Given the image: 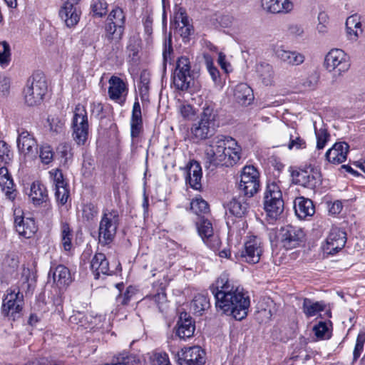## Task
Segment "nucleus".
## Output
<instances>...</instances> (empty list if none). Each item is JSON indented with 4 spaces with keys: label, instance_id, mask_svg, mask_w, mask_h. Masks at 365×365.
<instances>
[{
    "label": "nucleus",
    "instance_id": "53",
    "mask_svg": "<svg viewBox=\"0 0 365 365\" xmlns=\"http://www.w3.org/2000/svg\"><path fill=\"white\" fill-rule=\"evenodd\" d=\"M91 6L94 15L97 16L102 17L107 13L108 4L104 0H96Z\"/></svg>",
    "mask_w": 365,
    "mask_h": 365
},
{
    "label": "nucleus",
    "instance_id": "37",
    "mask_svg": "<svg viewBox=\"0 0 365 365\" xmlns=\"http://www.w3.org/2000/svg\"><path fill=\"white\" fill-rule=\"evenodd\" d=\"M175 23L180 29V35L184 38L190 34L192 26L190 25L186 11L182 8H179L175 13Z\"/></svg>",
    "mask_w": 365,
    "mask_h": 365
},
{
    "label": "nucleus",
    "instance_id": "48",
    "mask_svg": "<svg viewBox=\"0 0 365 365\" xmlns=\"http://www.w3.org/2000/svg\"><path fill=\"white\" fill-rule=\"evenodd\" d=\"M70 191L68 185L55 187V197L58 203L64 205L69 198Z\"/></svg>",
    "mask_w": 365,
    "mask_h": 365
},
{
    "label": "nucleus",
    "instance_id": "13",
    "mask_svg": "<svg viewBox=\"0 0 365 365\" xmlns=\"http://www.w3.org/2000/svg\"><path fill=\"white\" fill-rule=\"evenodd\" d=\"M46 90V83L43 78L41 77L38 79L34 78L31 81H28L24 90L25 103L29 106L38 105L41 102Z\"/></svg>",
    "mask_w": 365,
    "mask_h": 365
},
{
    "label": "nucleus",
    "instance_id": "54",
    "mask_svg": "<svg viewBox=\"0 0 365 365\" xmlns=\"http://www.w3.org/2000/svg\"><path fill=\"white\" fill-rule=\"evenodd\" d=\"M13 158V153L9 145L4 141H0V160L5 164L9 163Z\"/></svg>",
    "mask_w": 365,
    "mask_h": 365
},
{
    "label": "nucleus",
    "instance_id": "7",
    "mask_svg": "<svg viewBox=\"0 0 365 365\" xmlns=\"http://www.w3.org/2000/svg\"><path fill=\"white\" fill-rule=\"evenodd\" d=\"M277 240L282 247L290 250L303 246L306 242V235L301 227L287 225L280 228Z\"/></svg>",
    "mask_w": 365,
    "mask_h": 365
},
{
    "label": "nucleus",
    "instance_id": "1",
    "mask_svg": "<svg viewBox=\"0 0 365 365\" xmlns=\"http://www.w3.org/2000/svg\"><path fill=\"white\" fill-rule=\"evenodd\" d=\"M210 289L215 299L216 308L236 320L245 319L250 306L249 296L236 285L227 272L222 273Z\"/></svg>",
    "mask_w": 365,
    "mask_h": 365
},
{
    "label": "nucleus",
    "instance_id": "2",
    "mask_svg": "<svg viewBox=\"0 0 365 365\" xmlns=\"http://www.w3.org/2000/svg\"><path fill=\"white\" fill-rule=\"evenodd\" d=\"M241 147L233 138L217 135L210 139L205 148V163L210 167H230L241 158Z\"/></svg>",
    "mask_w": 365,
    "mask_h": 365
},
{
    "label": "nucleus",
    "instance_id": "46",
    "mask_svg": "<svg viewBox=\"0 0 365 365\" xmlns=\"http://www.w3.org/2000/svg\"><path fill=\"white\" fill-rule=\"evenodd\" d=\"M314 132L317 138V149L319 150H322L329 140L330 135L327 130L324 128H321L319 129L315 128Z\"/></svg>",
    "mask_w": 365,
    "mask_h": 365
},
{
    "label": "nucleus",
    "instance_id": "23",
    "mask_svg": "<svg viewBox=\"0 0 365 365\" xmlns=\"http://www.w3.org/2000/svg\"><path fill=\"white\" fill-rule=\"evenodd\" d=\"M186 183L192 189L200 190L202 187L201 179L202 176L200 164L196 160H190L186 166Z\"/></svg>",
    "mask_w": 365,
    "mask_h": 365
},
{
    "label": "nucleus",
    "instance_id": "47",
    "mask_svg": "<svg viewBox=\"0 0 365 365\" xmlns=\"http://www.w3.org/2000/svg\"><path fill=\"white\" fill-rule=\"evenodd\" d=\"M191 210L197 215L205 214L209 211L207 202L202 198H195L190 202Z\"/></svg>",
    "mask_w": 365,
    "mask_h": 365
},
{
    "label": "nucleus",
    "instance_id": "6",
    "mask_svg": "<svg viewBox=\"0 0 365 365\" xmlns=\"http://www.w3.org/2000/svg\"><path fill=\"white\" fill-rule=\"evenodd\" d=\"M125 15L118 6L109 13L105 24V35L108 40L119 42L124 34Z\"/></svg>",
    "mask_w": 365,
    "mask_h": 365
},
{
    "label": "nucleus",
    "instance_id": "22",
    "mask_svg": "<svg viewBox=\"0 0 365 365\" xmlns=\"http://www.w3.org/2000/svg\"><path fill=\"white\" fill-rule=\"evenodd\" d=\"M78 2L66 1L59 11L60 18L68 27H73L80 19L81 11L76 7Z\"/></svg>",
    "mask_w": 365,
    "mask_h": 365
},
{
    "label": "nucleus",
    "instance_id": "61",
    "mask_svg": "<svg viewBox=\"0 0 365 365\" xmlns=\"http://www.w3.org/2000/svg\"><path fill=\"white\" fill-rule=\"evenodd\" d=\"M57 153L60 155L64 164L67 163L68 160L72 157L71 148L68 144H61L58 147Z\"/></svg>",
    "mask_w": 365,
    "mask_h": 365
},
{
    "label": "nucleus",
    "instance_id": "39",
    "mask_svg": "<svg viewBox=\"0 0 365 365\" xmlns=\"http://www.w3.org/2000/svg\"><path fill=\"white\" fill-rule=\"evenodd\" d=\"M284 138L289 140L287 144V147L289 150L294 148L299 150L306 148V141L300 137L295 130L288 128L284 132Z\"/></svg>",
    "mask_w": 365,
    "mask_h": 365
},
{
    "label": "nucleus",
    "instance_id": "40",
    "mask_svg": "<svg viewBox=\"0 0 365 365\" xmlns=\"http://www.w3.org/2000/svg\"><path fill=\"white\" fill-rule=\"evenodd\" d=\"M324 309L325 304L323 302H315L308 298L303 300L302 310L307 317H314Z\"/></svg>",
    "mask_w": 365,
    "mask_h": 365
},
{
    "label": "nucleus",
    "instance_id": "34",
    "mask_svg": "<svg viewBox=\"0 0 365 365\" xmlns=\"http://www.w3.org/2000/svg\"><path fill=\"white\" fill-rule=\"evenodd\" d=\"M52 274L54 282L58 286H67L71 282V276L69 269L64 265L59 264L55 268L51 267L49 274Z\"/></svg>",
    "mask_w": 365,
    "mask_h": 365
},
{
    "label": "nucleus",
    "instance_id": "25",
    "mask_svg": "<svg viewBox=\"0 0 365 365\" xmlns=\"http://www.w3.org/2000/svg\"><path fill=\"white\" fill-rule=\"evenodd\" d=\"M91 269L94 278L98 279L101 276L111 275L112 271L109 262L103 253H96L91 259Z\"/></svg>",
    "mask_w": 365,
    "mask_h": 365
},
{
    "label": "nucleus",
    "instance_id": "12",
    "mask_svg": "<svg viewBox=\"0 0 365 365\" xmlns=\"http://www.w3.org/2000/svg\"><path fill=\"white\" fill-rule=\"evenodd\" d=\"M259 173L253 165H246L243 168L239 188L247 197L250 198L259 190Z\"/></svg>",
    "mask_w": 365,
    "mask_h": 365
},
{
    "label": "nucleus",
    "instance_id": "15",
    "mask_svg": "<svg viewBox=\"0 0 365 365\" xmlns=\"http://www.w3.org/2000/svg\"><path fill=\"white\" fill-rule=\"evenodd\" d=\"M263 252L261 240L256 236H250L244 245L242 258L250 264L258 263Z\"/></svg>",
    "mask_w": 365,
    "mask_h": 365
},
{
    "label": "nucleus",
    "instance_id": "50",
    "mask_svg": "<svg viewBox=\"0 0 365 365\" xmlns=\"http://www.w3.org/2000/svg\"><path fill=\"white\" fill-rule=\"evenodd\" d=\"M365 344V332L360 331L356 340V344L353 351V361H356L360 357L364 351Z\"/></svg>",
    "mask_w": 365,
    "mask_h": 365
},
{
    "label": "nucleus",
    "instance_id": "52",
    "mask_svg": "<svg viewBox=\"0 0 365 365\" xmlns=\"http://www.w3.org/2000/svg\"><path fill=\"white\" fill-rule=\"evenodd\" d=\"M50 130L56 133L62 131L64 127V120L57 115H49L48 117Z\"/></svg>",
    "mask_w": 365,
    "mask_h": 365
},
{
    "label": "nucleus",
    "instance_id": "21",
    "mask_svg": "<svg viewBox=\"0 0 365 365\" xmlns=\"http://www.w3.org/2000/svg\"><path fill=\"white\" fill-rule=\"evenodd\" d=\"M349 145L345 142H338L333 145L325 153L327 161L339 165L346 161Z\"/></svg>",
    "mask_w": 365,
    "mask_h": 365
},
{
    "label": "nucleus",
    "instance_id": "4",
    "mask_svg": "<svg viewBox=\"0 0 365 365\" xmlns=\"http://www.w3.org/2000/svg\"><path fill=\"white\" fill-rule=\"evenodd\" d=\"M119 214L116 210L103 211L98 228V240L101 245L111 243L116 235L119 225Z\"/></svg>",
    "mask_w": 365,
    "mask_h": 365
},
{
    "label": "nucleus",
    "instance_id": "28",
    "mask_svg": "<svg viewBox=\"0 0 365 365\" xmlns=\"http://www.w3.org/2000/svg\"><path fill=\"white\" fill-rule=\"evenodd\" d=\"M195 327L192 318L187 313H181L177 323L176 335L185 340L192 337L194 334Z\"/></svg>",
    "mask_w": 365,
    "mask_h": 365
},
{
    "label": "nucleus",
    "instance_id": "26",
    "mask_svg": "<svg viewBox=\"0 0 365 365\" xmlns=\"http://www.w3.org/2000/svg\"><path fill=\"white\" fill-rule=\"evenodd\" d=\"M246 195H239L237 197H232L225 205L226 209L230 214L237 217H242L250 209V202Z\"/></svg>",
    "mask_w": 365,
    "mask_h": 365
},
{
    "label": "nucleus",
    "instance_id": "35",
    "mask_svg": "<svg viewBox=\"0 0 365 365\" xmlns=\"http://www.w3.org/2000/svg\"><path fill=\"white\" fill-rule=\"evenodd\" d=\"M73 232L70 225L62 222L60 227V245L65 251L70 252L73 248Z\"/></svg>",
    "mask_w": 365,
    "mask_h": 365
},
{
    "label": "nucleus",
    "instance_id": "62",
    "mask_svg": "<svg viewBox=\"0 0 365 365\" xmlns=\"http://www.w3.org/2000/svg\"><path fill=\"white\" fill-rule=\"evenodd\" d=\"M315 336L318 339H326L329 337L328 327L325 322H320L313 328Z\"/></svg>",
    "mask_w": 365,
    "mask_h": 365
},
{
    "label": "nucleus",
    "instance_id": "63",
    "mask_svg": "<svg viewBox=\"0 0 365 365\" xmlns=\"http://www.w3.org/2000/svg\"><path fill=\"white\" fill-rule=\"evenodd\" d=\"M179 112L184 119H190L195 114L192 106L187 103H182L179 106Z\"/></svg>",
    "mask_w": 365,
    "mask_h": 365
},
{
    "label": "nucleus",
    "instance_id": "59",
    "mask_svg": "<svg viewBox=\"0 0 365 365\" xmlns=\"http://www.w3.org/2000/svg\"><path fill=\"white\" fill-rule=\"evenodd\" d=\"M49 174L53 178L55 187L68 185L63 178L61 170L58 168L53 169L49 171Z\"/></svg>",
    "mask_w": 365,
    "mask_h": 365
},
{
    "label": "nucleus",
    "instance_id": "30",
    "mask_svg": "<svg viewBox=\"0 0 365 365\" xmlns=\"http://www.w3.org/2000/svg\"><path fill=\"white\" fill-rule=\"evenodd\" d=\"M28 195L30 201L36 206L41 205L48 200L46 187L38 181L31 185Z\"/></svg>",
    "mask_w": 365,
    "mask_h": 365
},
{
    "label": "nucleus",
    "instance_id": "49",
    "mask_svg": "<svg viewBox=\"0 0 365 365\" xmlns=\"http://www.w3.org/2000/svg\"><path fill=\"white\" fill-rule=\"evenodd\" d=\"M54 153L49 145H42L39 148V158L43 164L48 165L52 162Z\"/></svg>",
    "mask_w": 365,
    "mask_h": 365
},
{
    "label": "nucleus",
    "instance_id": "8",
    "mask_svg": "<svg viewBox=\"0 0 365 365\" xmlns=\"http://www.w3.org/2000/svg\"><path fill=\"white\" fill-rule=\"evenodd\" d=\"M72 136L78 145L86 144L89 136V125L85 107L78 104L72 119Z\"/></svg>",
    "mask_w": 365,
    "mask_h": 365
},
{
    "label": "nucleus",
    "instance_id": "3",
    "mask_svg": "<svg viewBox=\"0 0 365 365\" xmlns=\"http://www.w3.org/2000/svg\"><path fill=\"white\" fill-rule=\"evenodd\" d=\"M217 117L215 106L212 103H205L199 120L195 122L190 128L193 138L202 140L212 135L218 127Z\"/></svg>",
    "mask_w": 365,
    "mask_h": 365
},
{
    "label": "nucleus",
    "instance_id": "56",
    "mask_svg": "<svg viewBox=\"0 0 365 365\" xmlns=\"http://www.w3.org/2000/svg\"><path fill=\"white\" fill-rule=\"evenodd\" d=\"M98 214V208L92 203H88L83 205L82 210L83 218L87 221L92 220Z\"/></svg>",
    "mask_w": 365,
    "mask_h": 365
},
{
    "label": "nucleus",
    "instance_id": "43",
    "mask_svg": "<svg viewBox=\"0 0 365 365\" xmlns=\"http://www.w3.org/2000/svg\"><path fill=\"white\" fill-rule=\"evenodd\" d=\"M11 61V48L6 41H0V67L7 68Z\"/></svg>",
    "mask_w": 365,
    "mask_h": 365
},
{
    "label": "nucleus",
    "instance_id": "60",
    "mask_svg": "<svg viewBox=\"0 0 365 365\" xmlns=\"http://www.w3.org/2000/svg\"><path fill=\"white\" fill-rule=\"evenodd\" d=\"M143 23L145 29V31L148 34H151L153 32V12L146 10L143 16Z\"/></svg>",
    "mask_w": 365,
    "mask_h": 365
},
{
    "label": "nucleus",
    "instance_id": "10",
    "mask_svg": "<svg viewBox=\"0 0 365 365\" xmlns=\"http://www.w3.org/2000/svg\"><path fill=\"white\" fill-rule=\"evenodd\" d=\"M190 61L186 56H180L176 61L172 78L174 86L180 91H187L193 81L190 71Z\"/></svg>",
    "mask_w": 365,
    "mask_h": 365
},
{
    "label": "nucleus",
    "instance_id": "9",
    "mask_svg": "<svg viewBox=\"0 0 365 365\" xmlns=\"http://www.w3.org/2000/svg\"><path fill=\"white\" fill-rule=\"evenodd\" d=\"M24 304L23 293L10 288L3 299L2 314L14 321L21 317Z\"/></svg>",
    "mask_w": 365,
    "mask_h": 365
},
{
    "label": "nucleus",
    "instance_id": "29",
    "mask_svg": "<svg viewBox=\"0 0 365 365\" xmlns=\"http://www.w3.org/2000/svg\"><path fill=\"white\" fill-rule=\"evenodd\" d=\"M294 209L298 218L305 220L315 213L313 202L304 197H298L294 201Z\"/></svg>",
    "mask_w": 365,
    "mask_h": 365
},
{
    "label": "nucleus",
    "instance_id": "24",
    "mask_svg": "<svg viewBox=\"0 0 365 365\" xmlns=\"http://www.w3.org/2000/svg\"><path fill=\"white\" fill-rule=\"evenodd\" d=\"M108 96L109 98L115 102H123L127 94V85L119 77L113 76L108 81Z\"/></svg>",
    "mask_w": 365,
    "mask_h": 365
},
{
    "label": "nucleus",
    "instance_id": "5",
    "mask_svg": "<svg viewBox=\"0 0 365 365\" xmlns=\"http://www.w3.org/2000/svg\"><path fill=\"white\" fill-rule=\"evenodd\" d=\"M264 207L267 215L276 219L284 210V200L279 185L276 182L267 184L264 196Z\"/></svg>",
    "mask_w": 365,
    "mask_h": 365
},
{
    "label": "nucleus",
    "instance_id": "14",
    "mask_svg": "<svg viewBox=\"0 0 365 365\" xmlns=\"http://www.w3.org/2000/svg\"><path fill=\"white\" fill-rule=\"evenodd\" d=\"M197 232L204 243L214 251L218 250L221 241L217 234L214 233L212 225L203 217H199L196 222Z\"/></svg>",
    "mask_w": 365,
    "mask_h": 365
},
{
    "label": "nucleus",
    "instance_id": "58",
    "mask_svg": "<svg viewBox=\"0 0 365 365\" xmlns=\"http://www.w3.org/2000/svg\"><path fill=\"white\" fill-rule=\"evenodd\" d=\"M69 322L71 324H76L82 327H86L87 324L86 316L81 312H73L69 318Z\"/></svg>",
    "mask_w": 365,
    "mask_h": 365
},
{
    "label": "nucleus",
    "instance_id": "45",
    "mask_svg": "<svg viewBox=\"0 0 365 365\" xmlns=\"http://www.w3.org/2000/svg\"><path fill=\"white\" fill-rule=\"evenodd\" d=\"M150 78L146 72L140 74V84L138 86L139 93L143 101L148 100L149 93Z\"/></svg>",
    "mask_w": 365,
    "mask_h": 365
},
{
    "label": "nucleus",
    "instance_id": "38",
    "mask_svg": "<svg viewBox=\"0 0 365 365\" xmlns=\"http://www.w3.org/2000/svg\"><path fill=\"white\" fill-rule=\"evenodd\" d=\"M256 71L264 85L271 86L273 83L274 72L272 66L267 63H258Z\"/></svg>",
    "mask_w": 365,
    "mask_h": 365
},
{
    "label": "nucleus",
    "instance_id": "20",
    "mask_svg": "<svg viewBox=\"0 0 365 365\" xmlns=\"http://www.w3.org/2000/svg\"><path fill=\"white\" fill-rule=\"evenodd\" d=\"M262 9L272 14H286L294 9V4L290 0H261Z\"/></svg>",
    "mask_w": 365,
    "mask_h": 365
},
{
    "label": "nucleus",
    "instance_id": "44",
    "mask_svg": "<svg viewBox=\"0 0 365 365\" xmlns=\"http://www.w3.org/2000/svg\"><path fill=\"white\" fill-rule=\"evenodd\" d=\"M113 363L115 365H138L140 360L135 355L124 351L115 356Z\"/></svg>",
    "mask_w": 365,
    "mask_h": 365
},
{
    "label": "nucleus",
    "instance_id": "32",
    "mask_svg": "<svg viewBox=\"0 0 365 365\" xmlns=\"http://www.w3.org/2000/svg\"><path fill=\"white\" fill-rule=\"evenodd\" d=\"M36 283V276L34 273L29 269L24 267L21 273V277L18 282L16 290L19 292H29L34 289Z\"/></svg>",
    "mask_w": 365,
    "mask_h": 365
},
{
    "label": "nucleus",
    "instance_id": "64",
    "mask_svg": "<svg viewBox=\"0 0 365 365\" xmlns=\"http://www.w3.org/2000/svg\"><path fill=\"white\" fill-rule=\"evenodd\" d=\"M153 364V365H171L168 355L162 352L154 354Z\"/></svg>",
    "mask_w": 365,
    "mask_h": 365
},
{
    "label": "nucleus",
    "instance_id": "57",
    "mask_svg": "<svg viewBox=\"0 0 365 365\" xmlns=\"http://www.w3.org/2000/svg\"><path fill=\"white\" fill-rule=\"evenodd\" d=\"M11 78L8 76H0V98H6L9 95Z\"/></svg>",
    "mask_w": 365,
    "mask_h": 365
},
{
    "label": "nucleus",
    "instance_id": "51",
    "mask_svg": "<svg viewBox=\"0 0 365 365\" xmlns=\"http://www.w3.org/2000/svg\"><path fill=\"white\" fill-rule=\"evenodd\" d=\"M136 292L137 289L134 287L129 286L126 288V290L123 293L120 294L117 297L116 301L119 304L123 306L127 305L136 294Z\"/></svg>",
    "mask_w": 365,
    "mask_h": 365
},
{
    "label": "nucleus",
    "instance_id": "42",
    "mask_svg": "<svg viewBox=\"0 0 365 365\" xmlns=\"http://www.w3.org/2000/svg\"><path fill=\"white\" fill-rule=\"evenodd\" d=\"M210 306L208 297L204 294H198L192 299L191 309L194 314L200 316L205 310L210 308Z\"/></svg>",
    "mask_w": 365,
    "mask_h": 365
},
{
    "label": "nucleus",
    "instance_id": "41",
    "mask_svg": "<svg viewBox=\"0 0 365 365\" xmlns=\"http://www.w3.org/2000/svg\"><path fill=\"white\" fill-rule=\"evenodd\" d=\"M145 301L155 304L160 312H163L167 302V297L164 287L160 284L155 293H152L144 298Z\"/></svg>",
    "mask_w": 365,
    "mask_h": 365
},
{
    "label": "nucleus",
    "instance_id": "18",
    "mask_svg": "<svg viewBox=\"0 0 365 365\" xmlns=\"http://www.w3.org/2000/svg\"><path fill=\"white\" fill-rule=\"evenodd\" d=\"M346 242V232L338 227H332L323 245V250L327 254L333 255L345 246Z\"/></svg>",
    "mask_w": 365,
    "mask_h": 365
},
{
    "label": "nucleus",
    "instance_id": "19",
    "mask_svg": "<svg viewBox=\"0 0 365 365\" xmlns=\"http://www.w3.org/2000/svg\"><path fill=\"white\" fill-rule=\"evenodd\" d=\"M277 59L289 66H299L304 62L305 56L297 51H291L284 46H277L274 50Z\"/></svg>",
    "mask_w": 365,
    "mask_h": 365
},
{
    "label": "nucleus",
    "instance_id": "33",
    "mask_svg": "<svg viewBox=\"0 0 365 365\" xmlns=\"http://www.w3.org/2000/svg\"><path fill=\"white\" fill-rule=\"evenodd\" d=\"M296 180L299 185L303 187L314 188L319 182V175L312 170H302L297 173Z\"/></svg>",
    "mask_w": 365,
    "mask_h": 365
},
{
    "label": "nucleus",
    "instance_id": "16",
    "mask_svg": "<svg viewBox=\"0 0 365 365\" xmlns=\"http://www.w3.org/2000/svg\"><path fill=\"white\" fill-rule=\"evenodd\" d=\"M17 148L19 151L26 157H36L37 154V142L33 134L23 128H19Z\"/></svg>",
    "mask_w": 365,
    "mask_h": 365
},
{
    "label": "nucleus",
    "instance_id": "55",
    "mask_svg": "<svg viewBox=\"0 0 365 365\" xmlns=\"http://www.w3.org/2000/svg\"><path fill=\"white\" fill-rule=\"evenodd\" d=\"M205 62L207 69L212 79V81L216 83H219L220 81V71L218 69L214 66L212 60L210 56H205Z\"/></svg>",
    "mask_w": 365,
    "mask_h": 365
},
{
    "label": "nucleus",
    "instance_id": "11",
    "mask_svg": "<svg viewBox=\"0 0 365 365\" xmlns=\"http://www.w3.org/2000/svg\"><path fill=\"white\" fill-rule=\"evenodd\" d=\"M351 66L349 56L341 49H332L325 56L324 67L335 76L348 71Z\"/></svg>",
    "mask_w": 365,
    "mask_h": 365
},
{
    "label": "nucleus",
    "instance_id": "36",
    "mask_svg": "<svg viewBox=\"0 0 365 365\" xmlns=\"http://www.w3.org/2000/svg\"><path fill=\"white\" fill-rule=\"evenodd\" d=\"M235 97L242 105H250L254 99L252 88L246 83L238 84L235 89Z\"/></svg>",
    "mask_w": 365,
    "mask_h": 365
},
{
    "label": "nucleus",
    "instance_id": "27",
    "mask_svg": "<svg viewBox=\"0 0 365 365\" xmlns=\"http://www.w3.org/2000/svg\"><path fill=\"white\" fill-rule=\"evenodd\" d=\"M14 224L19 235L26 239L32 237L37 230L35 221L30 217L24 218L22 216H16L14 219Z\"/></svg>",
    "mask_w": 365,
    "mask_h": 365
},
{
    "label": "nucleus",
    "instance_id": "17",
    "mask_svg": "<svg viewBox=\"0 0 365 365\" xmlns=\"http://www.w3.org/2000/svg\"><path fill=\"white\" fill-rule=\"evenodd\" d=\"M205 355V351L198 346L185 347L178 353V361L180 365H203Z\"/></svg>",
    "mask_w": 365,
    "mask_h": 365
},
{
    "label": "nucleus",
    "instance_id": "31",
    "mask_svg": "<svg viewBox=\"0 0 365 365\" xmlns=\"http://www.w3.org/2000/svg\"><path fill=\"white\" fill-rule=\"evenodd\" d=\"M0 187L7 198L11 200H14L16 191L14 188V180L5 166L0 168Z\"/></svg>",
    "mask_w": 365,
    "mask_h": 365
}]
</instances>
